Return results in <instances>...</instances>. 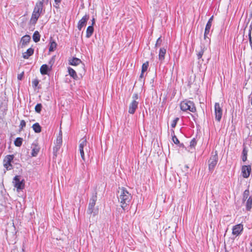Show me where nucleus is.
Returning <instances> with one entry per match:
<instances>
[{"mask_svg": "<svg viewBox=\"0 0 252 252\" xmlns=\"http://www.w3.org/2000/svg\"><path fill=\"white\" fill-rule=\"evenodd\" d=\"M119 192L120 193L118 197L119 201L123 209L125 210L132 199V195L124 188H121Z\"/></svg>", "mask_w": 252, "mask_h": 252, "instance_id": "obj_1", "label": "nucleus"}, {"mask_svg": "<svg viewBox=\"0 0 252 252\" xmlns=\"http://www.w3.org/2000/svg\"><path fill=\"white\" fill-rule=\"evenodd\" d=\"M180 108L183 111H187L189 110L190 112L193 113L196 110L194 103L192 101L187 100H185L181 102Z\"/></svg>", "mask_w": 252, "mask_h": 252, "instance_id": "obj_2", "label": "nucleus"}, {"mask_svg": "<svg viewBox=\"0 0 252 252\" xmlns=\"http://www.w3.org/2000/svg\"><path fill=\"white\" fill-rule=\"evenodd\" d=\"M218 161V156L217 151L212 153V155L210 158L208 162L209 166V170L211 173L214 171Z\"/></svg>", "mask_w": 252, "mask_h": 252, "instance_id": "obj_3", "label": "nucleus"}, {"mask_svg": "<svg viewBox=\"0 0 252 252\" xmlns=\"http://www.w3.org/2000/svg\"><path fill=\"white\" fill-rule=\"evenodd\" d=\"M97 200V192H95L94 194L93 195L91 198L90 199V202L89 204L88 209L87 213L89 214H93L94 216H95L97 213V210H95L94 207L95 205V202Z\"/></svg>", "mask_w": 252, "mask_h": 252, "instance_id": "obj_4", "label": "nucleus"}, {"mask_svg": "<svg viewBox=\"0 0 252 252\" xmlns=\"http://www.w3.org/2000/svg\"><path fill=\"white\" fill-rule=\"evenodd\" d=\"M13 183L15 188L17 189V190H22L25 187V182L24 180L20 181V176L16 175L14 177L13 180Z\"/></svg>", "mask_w": 252, "mask_h": 252, "instance_id": "obj_5", "label": "nucleus"}, {"mask_svg": "<svg viewBox=\"0 0 252 252\" xmlns=\"http://www.w3.org/2000/svg\"><path fill=\"white\" fill-rule=\"evenodd\" d=\"M14 155H7L3 159V166L6 170H10L13 169V166L11 164L12 161L14 158Z\"/></svg>", "mask_w": 252, "mask_h": 252, "instance_id": "obj_6", "label": "nucleus"}, {"mask_svg": "<svg viewBox=\"0 0 252 252\" xmlns=\"http://www.w3.org/2000/svg\"><path fill=\"white\" fill-rule=\"evenodd\" d=\"M54 62V57H53L52 59L49 62V64H50V67L46 64H43L40 69V73L42 75H46L48 74V72L51 69L53 64Z\"/></svg>", "mask_w": 252, "mask_h": 252, "instance_id": "obj_7", "label": "nucleus"}, {"mask_svg": "<svg viewBox=\"0 0 252 252\" xmlns=\"http://www.w3.org/2000/svg\"><path fill=\"white\" fill-rule=\"evenodd\" d=\"M215 113L216 120L220 122L222 117V110L219 103L216 102L215 104Z\"/></svg>", "mask_w": 252, "mask_h": 252, "instance_id": "obj_8", "label": "nucleus"}, {"mask_svg": "<svg viewBox=\"0 0 252 252\" xmlns=\"http://www.w3.org/2000/svg\"><path fill=\"white\" fill-rule=\"evenodd\" d=\"M87 139L85 137L82 138L79 141V150L80 151L81 158L83 160L85 161V155L84 152V148L87 146Z\"/></svg>", "mask_w": 252, "mask_h": 252, "instance_id": "obj_9", "label": "nucleus"}, {"mask_svg": "<svg viewBox=\"0 0 252 252\" xmlns=\"http://www.w3.org/2000/svg\"><path fill=\"white\" fill-rule=\"evenodd\" d=\"M89 19V15L86 14L78 23L77 28L81 31L83 27L86 25L87 22Z\"/></svg>", "mask_w": 252, "mask_h": 252, "instance_id": "obj_10", "label": "nucleus"}, {"mask_svg": "<svg viewBox=\"0 0 252 252\" xmlns=\"http://www.w3.org/2000/svg\"><path fill=\"white\" fill-rule=\"evenodd\" d=\"M252 170L251 166L243 165L242 167V174L244 178H247L249 177L250 173Z\"/></svg>", "mask_w": 252, "mask_h": 252, "instance_id": "obj_11", "label": "nucleus"}, {"mask_svg": "<svg viewBox=\"0 0 252 252\" xmlns=\"http://www.w3.org/2000/svg\"><path fill=\"white\" fill-rule=\"evenodd\" d=\"M243 230V225L240 223L233 227L232 234L236 236H238L241 234Z\"/></svg>", "mask_w": 252, "mask_h": 252, "instance_id": "obj_12", "label": "nucleus"}, {"mask_svg": "<svg viewBox=\"0 0 252 252\" xmlns=\"http://www.w3.org/2000/svg\"><path fill=\"white\" fill-rule=\"evenodd\" d=\"M139 102L135 100H133L130 103L128 109V113L133 114L138 108Z\"/></svg>", "mask_w": 252, "mask_h": 252, "instance_id": "obj_13", "label": "nucleus"}, {"mask_svg": "<svg viewBox=\"0 0 252 252\" xmlns=\"http://www.w3.org/2000/svg\"><path fill=\"white\" fill-rule=\"evenodd\" d=\"M44 11L45 10H43V5H42L41 2H37L34 7L33 12L42 14Z\"/></svg>", "mask_w": 252, "mask_h": 252, "instance_id": "obj_14", "label": "nucleus"}, {"mask_svg": "<svg viewBox=\"0 0 252 252\" xmlns=\"http://www.w3.org/2000/svg\"><path fill=\"white\" fill-rule=\"evenodd\" d=\"M41 15V14L39 13H35V12H32V17L30 21V24L34 25L36 23Z\"/></svg>", "mask_w": 252, "mask_h": 252, "instance_id": "obj_15", "label": "nucleus"}, {"mask_svg": "<svg viewBox=\"0 0 252 252\" xmlns=\"http://www.w3.org/2000/svg\"><path fill=\"white\" fill-rule=\"evenodd\" d=\"M32 149V152L31 153L32 157H36L40 150V148L37 144L33 143L31 147Z\"/></svg>", "mask_w": 252, "mask_h": 252, "instance_id": "obj_16", "label": "nucleus"}, {"mask_svg": "<svg viewBox=\"0 0 252 252\" xmlns=\"http://www.w3.org/2000/svg\"><path fill=\"white\" fill-rule=\"evenodd\" d=\"M31 40V36L29 35L26 34L23 36L21 39V43L22 44V47H25L27 45Z\"/></svg>", "mask_w": 252, "mask_h": 252, "instance_id": "obj_17", "label": "nucleus"}, {"mask_svg": "<svg viewBox=\"0 0 252 252\" xmlns=\"http://www.w3.org/2000/svg\"><path fill=\"white\" fill-rule=\"evenodd\" d=\"M33 53L34 49L32 48H30L26 52L23 53V58L25 59H28L30 56L33 55Z\"/></svg>", "mask_w": 252, "mask_h": 252, "instance_id": "obj_18", "label": "nucleus"}, {"mask_svg": "<svg viewBox=\"0 0 252 252\" xmlns=\"http://www.w3.org/2000/svg\"><path fill=\"white\" fill-rule=\"evenodd\" d=\"M166 52V50L164 48H161L159 50L158 54V59L161 62H162L165 58V55Z\"/></svg>", "mask_w": 252, "mask_h": 252, "instance_id": "obj_19", "label": "nucleus"}, {"mask_svg": "<svg viewBox=\"0 0 252 252\" xmlns=\"http://www.w3.org/2000/svg\"><path fill=\"white\" fill-rule=\"evenodd\" d=\"M248 150L247 149V147L245 144H243V149L242 151V160L243 161H246L247 160V155H248Z\"/></svg>", "mask_w": 252, "mask_h": 252, "instance_id": "obj_20", "label": "nucleus"}, {"mask_svg": "<svg viewBox=\"0 0 252 252\" xmlns=\"http://www.w3.org/2000/svg\"><path fill=\"white\" fill-rule=\"evenodd\" d=\"M247 121L252 124V108H249L247 110Z\"/></svg>", "mask_w": 252, "mask_h": 252, "instance_id": "obj_21", "label": "nucleus"}, {"mask_svg": "<svg viewBox=\"0 0 252 252\" xmlns=\"http://www.w3.org/2000/svg\"><path fill=\"white\" fill-rule=\"evenodd\" d=\"M246 210L250 211L252 207V197L249 196L248 199L246 200Z\"/></svg>", "mask_w": 252, "mask_h": 252, "instance_id": "obj_22", "label": "nucleus"}, {"mask_svg": "<svg viewBox=\"0 0 252 252\" xmlns=\"http://www.w3.org/2000/svg\"><path fill=\"white\" fill-rule=\"evenodd\" d=\"M94 29L93 26H89L86 31V37L90 38L94 32Z\"/></svg>", "mask_w": 252, "mask_h": 252, "instance_id": "obj_23", "label": "nucleus"}, {"mask_svg": "<svg viewBox=\"0 0 252 252\" xmlns=\"http://www.w3.org/2000/svg\"><path fill=\"white\" fill-rule=\"evenodd\" d=\"M81 63V60L77 58H73L69 61V63L72 65H77Z\"/></svg>", "mask_w": 252, "mask_h": 252, "instance_id": "obj_24", "label": "nucleus"}, {"mask_svg": "<svg viewBox=\"0 0 252 252\" xmlns=\"http://www.w3.org/2000/svg\"><path fill=\"white\" fill-rule=\"evenodd\" d=\"M68 71L69 75L72 77L74 79L77 80L78 79V76L75 71L71 67L68 68Z\"/></svg>", "mask_w": 252, "mask_h": 252, "instance_id": "obj_25", "label": "nucleus"}, {"mask_svg": "<svg viewBox=\"0 0 252 252\" xmlns=\"http://www.w3.org/2000/svg\"><path fill=\"white\" fill-rule=\"evenodd\" d=\"M172 140L173 142L175 144H180V147H183L184 146L183 144H180V141L176 137V136L175 135L174 131L173 130H172Z\"/></svg>", "mask_w": 252, "mask_h": 252, "instance_id": "obj_26", "label": "nucleus"}, {"mask_svg": "<svg viewBox=\"0 0 252 252\" xmlns=\"http://www.w3.org/2000/svg\"><path fill=\"white\" fill-rule=\"evenodd\" d=\"M211 26H212V25H210V23L206 24L205 29V32H204V39H206V38H208V35L210 33V29H211Z\"/></svg>", "mask_w": 252, "mask_h": 252, "instance_id": "obj_27", "label": "nucleus"}, {"mask_svg": "<svg viewBox=\"0 0 252 252\" xmlns=\"http://www.w3.org/2000/svg\"><path fill=\"white\" fill-rule=\"evenodd\" d=\"M32 127L35 133H39L41 131V127L38 123L34 124Z\"/></svg>", "mask_w": 252, "mask_h": 252, "instance_id": "obj_28", "label": "nucleus"}, {"mask_svg": "<svg viewBox=\"0 0 252 252\" xmlns=\"http://www.w3.org/2000/svg\"><path fill=\"white\" fill-rule=\"evenodd\" d=\"M57 46V44L55 41L54 40H52L51 39L50 42V47L49 49V52H53L54 51L55 49L56 48Z\"/></svg>", "mask_w": 252, "mask_h": 252, "instance_id": "obj_29", "label": "nucleus"}, {"mask_svg": "<svg viewBox=\"0 0 252 252\" xmlns=\"http://www.w3.org/2000/svg\"><path fill=\"white\" fill-rule=\"evenodd\" d=\"M40 35L38 31H35L32 36V38L35 42L39 41Z\"/></svg>", "mask_w": 252, "mask_h": 252, "instance_id": "obj_30", "label": "nucleus"}, {"mask_svg": "<svg viewBox=\"0 0 252 252\" xmlns=\"http://www.w3.org/2000/svg\"><path fill=\"white\" fill-rule=\"evenodd\" d=\"M205 49L206 48L204 46L201 45L200 46V50L198 52V53L197 54L198 59H200L202 58Z\"/></svg>", "mask_w": 252, "mask_h": 252, "instance_id": "obj_31", "label": "nucleus"}, {"mask_svg": "<svg viewBox=\"0 0 252 252\" xmlns=\"http://www.w3.org/2000/svg\"><path fill=\"white\" fill-rule=\"evenodd\" d=\"M250 191L249 189H246L243 194V202L246 201L249 197Z\"/></svg>", "mask_w": 252, "mask_h": 252, "instance_id": "obj_32", "label": "nucleus"}, {"mask_svg": "<svg viewBox=\"0 0 252 252\" xmlns=\"http://www.w3.org/2000/svg\"><path fill=\"white\" fill-rule=\"evenodd\" d=\"M23 141L22 138L18 137L14 141V144L17 147H20L22 144Z\"/></svg>", "mask_w": 252, "mask_h": 252, "instance_id": "obj_33", "label": "nucleus"}, {"mask_svg": "<svg viewBox=\"0 0 252 252\" xmlns=\"http://www.w3.org/2000/svg\"><path fill=\"white\" fill-rule=\"evenodd\" d=\"M148 66H149V62H146L144 63H143V64L142 65V70H141V71L142 72V73H144L145 72H146L147 70Z\"/></svg>", "mask_w": 252, "mask_h": 252, "instance_id": "obj_34", "label": "nucleus"}, {"mask_svg": "<svg viewBox=\"0 0 252 252\" xmlns=\"http://www.w3.org/2000/svg\"><path fill=\"white\" fill-rule=\"evenodd\" d=\"M42 108V104L41 103H38L35 107V111L36 112L38 113H40L41 112V109Z\"/></svg>", "mask_w": 252, "mask_h": 252, "instance_id": "obj_35", "label": "nucleus"}, {"mask_svg": "<svg viewBox=\"0 0 252 252\" xmlns=\"http://www.w3.org/2000/svg\"><path fill=\"white\" fill-rule=\"evenodd\" d=\"M61 146H60V145H56L54 148H53V154H54V156H57V153L59 151L60 148H61Z\"/></svg>", "mask_w": 252, "mask_h": 252, "instance_id": "obj_36", "label": "nucleus"}, {"mask_svg": "<svg viewBox=\"0 0 252 252\" xmlns=\"http://www.w3.org/2000/svg\"><path fill=\"white\" fill-rule=\"evenodd\" d=\"M62 144V136L58 135L56 140V145L61 146Z\"/></svg>", "mask_w": 252, "mask_h": 252, "instance_id": "obj_37", "label": "nucleus"}, {"mask_svg": "<svg viewBox=\"0 0 252 252\" xmlns=\"http://www.w3.org/2000/svg\"><path fill=\"white\" fill-rule=\"evenodd\" d=\"M197 144V141L196 140V139L194 138H193L190 142V145H189V146L191 148H194L195 147V146H196Z\"/></svg>", "mask_w": 252, "mask_h": 252, "instance_id": "obj_38", "label": "nucleus"}, {"mask_svg": "<svg viewBox=\"0 0 252 252\" xmlns=\"http://www.w3.org/2000/svg\"><path fill=\"white\" fill-rule=\"evenodd\" d=\"M162 40L161 39V37L160 36V37H158V38L157 39L156 45H155V47H157L160 46L162 43Z\"/></svg>", "mask_w": 252, "mask_h": 252, "instance_id": "obj_39", "label": "nucleus"}, {"mask_svg": "<svg viewBox=\"0 0 252 252\" xmlns=\"http://www.w3.org/2000/svg\"><path fill=\"white\" fill-rule=\"evenodd\" d=\"M179 119L178 118H176L172 121L171 124V127L172 128H174L176 126L177 122L179 121Z\"/></svg>", "mask_w": 252, "mask_h": 252, "instance_id": "obj_40", "label": "nucleus"}, {"mask_svg": "<svg viewBox=\"0 0 252 252\" xmlns=\"http://www.w3.org/2000/svg\"><path fill=\"white\" fill-rule=\"evenodd\" d=\"M38 84H39V81L37 79L33 80L32 82V84L33 87H36L38 86Z\"/></svg>", "mask_w": 252, "mask_h": 252, "instance_id": "obj_41", "label": "nucleus"}, {"mask_svg": "<svg viewBox=\"0 0 252 252\" xmlns=\"http://www.w3.org/2000/svg\"><path fill=\"white\" fill-rule=\"evenodd\" d=\"M26 122L24 120H21L20 122V129H22L23 127L26 126Z\"/></svg>", "mask_w": 252, "mask_h": 252, "instance_id": "obj_42", "label": "nucleus"}, {"mask_svg": "<svg viewBox=\"0 0 252 252\" xmlns=\"http://www.w3.org/2000/svg\"><path fill=\"white\" fill-rule=\"evenodd\" d=\"M249 42H250V44L251 47L252 49V37H251V30H250L249 31Z\"/></svg>", "mask_w": 252, "mask_h": 252, "instance_id": "obj_43", "label": "nucleus"}, {"mask_svg": "<svg viewBox=\"0 0 252 252\" xmlns=\"http://www.w3.org/2000/svg\"><path fill=\"white\" fill-rule=\"evenodd\" d=\"M132 98L133 99H134V100H136L138 98V95L137 94H134L133 95V96H132Z\"/></svg>", "mask_w": 252, "mask_h": 252, "instance_id": "obj_44", "label": "nucleus"}, {"mask_svg": "<svg viewBox=\"0 0 252 252\" xmlns=\"http://www.w3.org/2000/svg\"><path fill=\"white\" fill-rule=\"evenodd\" d=\"M213 16H212L208 20V22L207 24H209V22H210V25H212V21H213Z\"/></svg>", "mask_w": 252, "mask_h": 252, "instance_id": "obj_45", "label": "nucleus"}, {"mask_svg": "<svg viewBox=\"0 0 252 252\" xmlns=\"http://www.w3.org/2000/svg\"><path fill=\"white\" fill-rule=\"evenodd\" d=\"M23 76V73H21V74H19V75H18V77H17V78H18V79H19V80H22Z\"/></svg>", "mask_w": 252, "mask_h": 252, "instance_id": "obj_46", "label": "nucleus"}, {"mask_svg": "<svg viewBox=\"0 0 252 252\" xmlns=\"http://www.w3.org/2000/svg\"><path fill=\"white\" fill-rule=\"evenodd\" d=\"M250 251L249 252H252V239L251 241V242L250 243Z\"/></svg>", "mask_w": 252, "mask_h": 252, "instance_id": "obj_47", "label": "nucleus"}, {"mask_svg": "<svg viewBox=\"0 0 252 252\" xmlns=\"http://www.w3.org/2000/svg\"><path fill=\"white\" fill-rule=\"evenodd\" d=\"M49 0H39L38 2H41L42 5H43V2L47 3Z\"/></svg>", "mask_w": 252, "mask_h": 252, "instance_id": "obj_48", "label": "nucleus"}, {"mask_svg": "<svg viewBox=\"0 0 252 252\" xmlns=\"http://www.w3.org/2000/svg\"><path fill=\"white\" fill-rule=\"evenodd\" d=\"M144 73H142V72L141 71V74L139 76V80L142 79L144 77Z\"/></svg>", "mask_w": 252, "mask_h": 252, "instance_id": "obj_49", "label": "nucleus"}, {"mask_svg": "<svg viewBox=\"0 0 252 252\" xmlns=\"http://www.w3.org/2000/svg\"><path fill=\"white\" fill-rule=\"evenodd\" d=\"M62 0H55V2L56 4H59L60 3H61Z\"/></svg>", "mask_w": 252, "mask_h": 252, "instance_id": "obj_50", "label": "nucleus"}, {"mask_svg": "<svg viewBox=\"0 0 252 252\" xmlns=\"http://www.w3.org/2000/svg\"><path fill=\"white\" fill-rule=\"evenodd\" d=\"M92 24L91 26H94V25L95 24V19L94 18H93L92 20Z\"/></svg>", "mask_w": 252, "mask_h": 252, "instance_id": "obj_51", "label": "nucleus"}, {"mask_svg": "<svg viewBox=\"0 0 252 252\" xmlns=\"http://www.w3.org/2000/svg\"><path fill=\"white\" fill-rule=\"evenodd\" d=\"M12 252H18L17 249H14L12 250Z\"/></svg>", "mask_w": 252, "mask_h": 252, "instance_id": "obj_52", "label": "nucleus"}, {"mask_svg": "<svg viewBox=\"0 0 252 252\" xmlns=\"http://www.w3.org/2000/svg\"><path fill=\"white\" fill-rule=\"evenodd\" d=\"M21 252H24V250L23 248L22 249Z\"/></svg>", "mask_w": 252, "mask_h": 252, "instance_id": "obj_53", "label": "nucleus"}, {"mask_svg": "<svg viewBox=\"0 0 252 252\" xmlns=\"http://www.w3.org/2000/svg\"><path fill=\"white\" fill-rule=\"evenodd\" d=\"M59 135H60V136L61 135V136H62V132H61V131H60V132L59 133Z\"/></svg>", "mask_w": 252, "mask_h": 252, "instance_id": "obj_54", "label": "nucleus"}, {"mask_svg": "<svg viewBox=\"0 0 252 252\" xmlns=\"http://www.w3.org/2000/svg\"><path fill=\"white\" fill-rule=\"evenodd\" d=\"M225 252H228L227 251L225 250Z\"/></svg>", "mask_w": 252, "mask_h": 252, "instance_id": "obj_55", "label": "nucleus"}]
</instances>
